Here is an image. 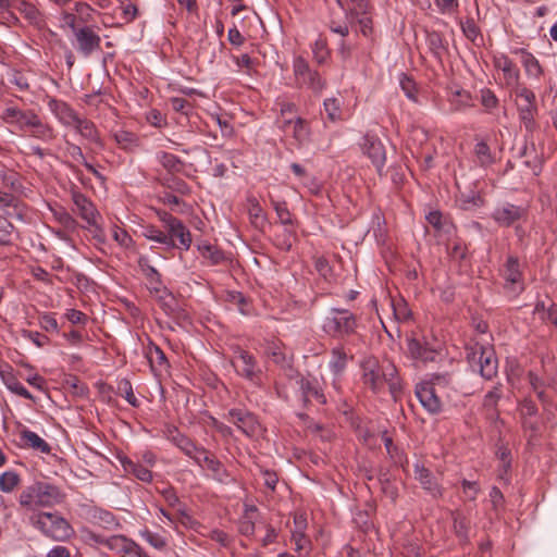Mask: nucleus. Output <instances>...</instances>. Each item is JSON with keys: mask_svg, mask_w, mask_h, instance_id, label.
I'll use <instances>...</instances> for the list:
<instances>
[{"mask_svg": "<svg viewBox=\"0 0 557 557\" xmlns=\"http://www.w3.org/2000/svg\"><path fill=\"white\" fill-rule=\"evenodd\" d=\"M185 456L193 459L195 463L201 466V455L206 453V448L203 446L197 445L191 438L187 435L182 440L177 447Z\"/></svg>", "mask_w": 557, "mask_h": 557, "instance_id": "58836bf2", "label": "nucleus"}, {"mask_svg": "<svg viewBox=\"0 0 557 557\" xmlns=\"http://www.w3.org/2000/svg\"><path fill=\"white\" fill-rule=\"evenodd\" d=\"M112 137L116 145L123 150L131 151L138 146V137L133 132L117 129L112 133Z\"/></svg>", "mask_w": 557, "mask_h": 557, "instance_id": "c03bdc74", "label": "nucleus"}, {"mask_svg": "<svg viewBox=\"0 0 557 557\" xmlns=\"http://www.w3.org/2000/svg\"><path fill=\"white\" fill-rule=\"evenodd\" d=\"M503 276L506 283L516 286L522 283V272L520 270L519 259L516 256H508L503 270Z\"/></svg>", "mask_w": 557, "mask_h": 557, "instance_id": "f704fd0d", "label": "nucleus"}, {"mask_svg": "<svg viewBox=\"0 0 557 557\" xmlns=\"http://www.w3.org/2000/svg\"><path fill=\"white\" fill-rule=\"evenodd\" d=\"M37 114L33 110H21L16 106H8L0 114V119L17 131H27Z\"/></svg>", "mask_w": 557, "mask_h": 557, "instance_id": "9b49d317", "label": "nucleus"}, {"mask_svg": "<svg viewBox=\"0 0 557 557\" xmlns=\"http://www.w3.org/2000/svg\"><path fill=\"white\" fill-rule=\"evenodd\" d=\"M342 106L343 101L337 97H330L324 99L323 108L326 114V117L331 122H338L342 120Z\"/></svg>", "mask_w": 557, "mask_h": 557, "instance_id": "8fccbe9b", "label": "nucleus"}, {"mask_svg": "<svg viewBox=\"0 0 557 557\" xmlns=\"http://www.w3.org/2000/svg\"><path fill=\"white\" fill-rule=\"evenodd\" d=\"M20 475L15 471H5L0 475V490L4 493H11L20 484Z\"/></svg>", "mask_w": 557, "mask_h": 557, "instance_id": "13d9d810", "label": "nucleus"}, {"mask_svg": "<svg viewBox=\"0 0 557 557\" xmlns=\"http://www.w3.org/2000/svg\"><path fill=\"white\" fill-rule=\"evenodd\" d=\"M416 396L429 413L437 414L442 411V401L430 383L424 381L418 383L416 385Z\"/></svg>", "mask_w": 557, "mask_h": 557, "instance_id": "f3484780", "label": "nucleus"}, {"mask_svg": "<svg viewBox=\"0 0 557 557\" xmlns=\"http://www.w3.org/2000/svg\"><path fill=\"white\" fill-rule=\"evenodd\" d=\"M289 126H293V138L297 141L299 146H302L309 141L310 128L305 119L300 116H292L289 119L282 121V129L285 131Z\"/></svg>", "mask_w": 557, "mask_h": 557, "instance_id": "a878e982", "label": "nucleus"}, {"mask_svg": "<svg viewBox=\"0 0 557 557\" xmlns=\"http://www.w3.org/2000/svg\"><path fill=\"white\" fill-rule=\"evenodd\" d=\"M414 479L420 483L421 487L433 498L443 496V487L438 484L433 473L422 463L413 465Z\"/></svg>", "mask_w": 557, "mask_h": 557, "instance_id": "a211bd4d", "label": "nucleus"}, {"mask_svg": "<svg viewBox=\"0 0 557 557\" xmlns=\"http://www.w3.org/2000/svg\"><path fill=\"white\" fill-rule=\"evenodd\" d=\"M528 210L521 206L505 203L494 209L492 219L503 227L512 226L517 221L525 219Z\"/></svg>", "mask_w": 557, "mask_h": 557, "instance_id": "ddd939ff", "label": "nucleus"}, {"mask_svg": "<svg viewBox=\"0 0 557 557\" xmlns=\"http://www.w3.org/2000/svg\"><path fill=\"white\" fill-rule=\"evenodd\" d=\"M30 524L53 541H66L74 534L70 522L58 511H37L29 517Z\"/></svg>", "mask_w": 557, "mask_h": 557, "instance_id": "39448f33", "label": "nucleus"}, {"mask_svg": "<svg viewBox=\"0 0 557 557\" xmlns=\"http://www.w3.org/2000/svg\"><path fill=\"white\" fill-rule=\"evenodd\" d=\"M312 58L318 65H323L331 57L326 39L319 37L311 45Z\"/></svg>", "mask_w": 557, "mask_h": 557, "instance_id": "de8ad7c7", "label": "nucleus"}, {"mask_svg": "<svg viewBox=\"0 0 557 557\" xmlns=\"http://www.w3.org/2000/svg\"><path fill=\"white\" fill-rule=\"evenodd\" d=\"M362 382L373 393L383 391V377L381 375L382 367L375 359H368L362 362Z\"/></svg>", "mask_w": 557, "mask_h": 557, "instance_id": "6ab92c4d", "label": "nucleus"}, {"mask_svg": "<svg viewBox=\"0 0 557 557\" xmlns=\"http://www.w3.org/2000/svg\"><path fill=\"white\" fill-rule=\"evenodd\" d=\"M227 419L247 436H253L259 428L256 416L246 409H230L227 412Z\"/></svg>", "mask_w": 557, "mask_h": 557, "instance_id": "dca6fc26", "label": "nucleus"}, {"mask_svg": "<svg viewBox=\"0 0 557 557\" xmlns=\"http://www.w3.org/2000/svg\"><path fill=\"white\" fill-rule=\"evenodd\" d=\"M425 40L430 52L437 60H442L443 55L448 50L447 41L444 39L443 35L435 30L426 32Z\"/></svg>", "mask_w": 557, "mask_h": 557, "instance_id": "c9c22d12", "label": "nucleus"}, {"mask_svg": "<svg viewBox=\"0 0 557 557\" xmlns=\"http://www.w3.org/2000/svg\"><path fill=\"white\" fill-rule=\"evenodd\" d=\"M493 64L497 70L502 71L507 87H513L518 85L520 82V71L507 54H494Z\"/></svg>", "mask_w": 557, "mask_h": 557, "instance_id": "aec40b11", "label": "nucleus"}, {"mask_svg": "<svg viewBox=\"0 0 557 557\" xmlns=\"http://www.w3.org/2000/svg\"><path fill=\"white\" fill-rule=\"evenodd\" d=\"M5 385L12 393L29 400H34V396L27 391V388L18 382L15 377H9L5 380Z\"/></svg>", "mask_w": 557, "mask_h": 557, "instance_id": "774afa93", "label": "nucleus"}, {"mask_svg": "<svg viewBox=\"0 0 557 557\" xmlns=\"http://www.w3.org/2000/svg\"><path fill=\"white\" fill-rule=\"evenodd\" d=\"M454 371L453 370H445L443 372H436L431 374L430 379L428 381H424L425 383H430L433 388L436 387L441 389L451 388L454 387Z\"/></svg>", "mask_w": 557, "mask_h": 557, "instance_id": "49530a36", "label": "nucleus"}, {"mask_svg": "<svg viewBox=\"0 0 557 557\" xmlns=\"http://www.w3.org/2000/svg\"><path fill=\"white\" fill-rule=\"evenodd\" d=\"M106 546L117 554L128 555L137 548V543L125 535H112L106 541Z\"/></svg>", "mask_w": 557, "mask_h": 557, "instance_id": "473e14b6", "label": "nucleus"}, {"mask_svg": "<svg viewBox=\"0 0 557 557\" xmlns=\"http://www.w3.org/2000/svg\"><path fill=\"white\" fill-rule=\"evenodd\" d=\"M348 356L343 347L337 346L331 350V360L329 363L331 372L334 376H339L347 366Z\"/></svg>", "mask_w": 557, "mask_h": 557, "instance_id": "ea45409f", "label": "nucleus"}, {"mask_svg": "<svg viewBox=\"0 0 557 557\" xmlns=\"http://www.w3.org/2000/svg\"><path fill=\"white\" fill-rule=\"evenodd\" d=\"M140 536L153 548L163 550L166 545V539L159 533L152 532L148 529L140 531Z\"/></svg>", "mask_w": 557, "mask_h": 557, "instance_id": "052dcab7", "label": "nucleus"}, {"mask_svg": "<svg viewBox=\"0 0 557 557\" xmlns=\"http://www.w3.org/2000/svg\"><path fill=\"white\" fill-rule=\"evenodd\" d=\"M152 210L162 222L164 231L153 224H147L141 227V235L148 240L160 244L165 250H172L174 248L185 251L188 250L191 246L193 238L190 231L183 221L165 210L157 208Z\"/></svg>", "mask_w": 557, "mask_h": 557, "instance_id": "7ed1b4c3", "label": "nucleus"}, {"mask_svg": "<svg viewBox=\"0 0 557 557\" xmlns=\"http://www.w3.org/2000/svg\"><path fill=\"white\" fill-rule=\"evenodd\" d=\"M73 47L84 58H89L94 52L101 50V38L92 26L84 25L74 29Z\"/></svg>", "mask_w": 557, "mask_h": 557, "instance_id": "9d476101", "label": "nucleus"}, {"mask_svg": "<svg viewBox=\"0 0 557 557\" xmlns=\"http://www.w3.org/2000/svg\"><path fill=\"white\" fill-rule=\"evenodd\" d=\"M293 74L298 88L308 89L314 95H321L326 88V79L301 55H295L293 59Z\"/></svg>", "mask_w": 557, "mask_h": 557, "instance_id": "423d86ee", "label": "nucleus"}, {"mask_svg": "<svg viewBox=\"0 0 557 557\" xmlns=\"http://www.w3.org/2000/svg\"><path fill=\"white\" fill-rule=\"evenodd\" d=\"M72 201L75 206V212L87 223L88 230L101 232L100 221L102 216L95 203L78 190L72 191Z\"/></svg>", "mask_w": 557, "mask_h": 557, "instance_id": "1a4fd4ad", "label": "nucleus"}, {"mask_svg": "<svg viewBox=\"0 0 557 557\" xmlns=\"http://www.w3.org/2000/svg\"><path fill=\"white\" fill-rule=\"evenodd\" d=\"M483 198L475 193L470 190L469 193H460L457 197V203L462 210H472L483 206Z\"/></svg>", "mask_w": 557, "mask_h": 557, "instance_id": "09e8293b", "label": "nucleus"}, {"mask_svg": "<svg viewBox=\"0 0 557 557\" xmlns=\"http://www.w3.org/2000/svg\"><path fill=\"white\" fill-rule=\"evenodd\" d=\"M49 209L54 220L59 222L62 226L69 230H74L76 227V220L67 212L65 208L55 205L50 206Z\"/></svg>", "mask_w": 557, "mask_h": 557, "instance_id": "864d4df0", "label": "nucleus"}, {"mask_svg": "<svg viewBox=\"0 0 557 557\" xmlns=\"http://www.w3.org/2000/svg\"><path fill=\"white\" fill-rule=\"evenodd\" d=\"M400 88L406 95V97L414 102L418 101L417 97V87L416 83L412 78L407 76L406 74H401L399 78Z\"/></svg>", "mask_w": 557, "mask_h": 557, "instance_id": "69168bd1", "label": "nucleus"}, {"mask_svg": "<svg viewBox=\"0 0 557 557\" xmlns=\"http://www.w3.org/2000/svg\"><path fill=\"white\" fill-rule=\"evenodd\" d=\"M119 461L125 473L134 475L136 479L144 483H151L153 474L146 466L134 460L127 456H119Z\"/></svg>", "mask_w": 557, "mask_h": 557, "instance_id": "393cba45", "label": "nucleus"}, {"mask_svg": "<svg viewBox=\"0 0 557 557\" xmlns=\"http://www.w3.org/2000/svg\"><path fill=\"white\" fill-rule=\"evenodd\" d=\"M116 394L123 398L133 407H138L139 403L136 398L132 383L127 379H121L117 382Z\"/></svg>", "mask_w": 557, "mask_h": 557, "instance_id": "6e6d98bb", "label": "nucleus"}, {"mask_svg": "<svg viewBox=\"0 0 557 557\" xmlns=\"http://www.w3.org/2000/svg\"><path fill=\"white\" fill-rule=\"evenodd\" d=\"M207 467L208 470L211 471V478L222 484H230L233 482V478L231 476L227 469L224 465L218 460L214 455L210 454L207 449L203 455H201V466Z\"/></svg>", "mask_w": 557, "mask_h": 557, "instance_id": "5701e85b", "label": "nucleus"}, {"mask_svg": "<svg viewBox=\"0 0 557 557\" xmlns=\"http://www.w3.org/2000/svg\"><path fill=\"white\" fill-rule=\"evenodd\" d=\"M13 8L17 10L32 25L38 29H47L51 36L55 33L47 28L44 14L32 3L24 0H14Z\"/></svg>", "mask_w": 557, "mask_h": 557, "instance_id": "4be33fe9", "label": "nucleus"}, {"mask_svg": "<svg viewBox=\"0 0 557 557\" xmlns=\"http://www.w3.org/2000/svg\"><path fill=\"white\" fill-rule=\"evenodd\" d=\"M513 54L520 55V61L529 77L539 79L544 71L539 60L524 48H516L511 51Z\"/></svg>", "mask_w": 557, "mask_h": 557, "instance_id": "cd10ccee", "label": "nucleus"}, {"mask_svg": "<svg viewBox=\"0 0 557 557\" xmlns=\"http://www.w3.org/2000/svg\"><path fill=\"white\" fill-rule=\"evenodd\" d=\"M72 127L87 140L96 145H101L99 132L92 121L78 116V119Z\"/></svg>", "mask_w": 557, "mask_h": 557, "instance_id": "2f4dec72", "label": "nucleus"}, {"mask_svg": "<svg viewBox=\"0 0 557 557\" xmlns=\"http://www.w3.org/2000/svg\"><path fill=\"white\" fill-rule=\"evenodd\" d=\"M503 397V384L498 383L488 391L483 398V407L486 410H496L498 401Z\"/></svg>", "mask_w": 557, "mask_h": 557, "instance_id": "4d7b16f0", "label": "nucleus"}, {"mask_svg": "<svg viewBox=\"0 0 557 557\" xmlns=\"http://www.w3.org/2000/svg\"><path fill=\"white\" fill-rule=\"evenodd\" d=\"M91 520L94 524L106 530H115L120 527V522L115 516L112 512L101 508L94 509L91 513Z\"/></svg>", "mask_w": 557, "mask_h": 557, "instance_id": "e433bc0d", "label": "nucleus"}, {"mask_svg": "<svg viewBox=\"0 0 557 557\" xmlns=\"http://www.w3.org/2000/svg\"><path fill=\"white\" fill-rule=\"evenodd\" d=\"M231 58L237 67V72H244L247 75H250L259 64V60L250 57L248 53L233 54Z\"/></svg>", "mask_w": 557, "mask_h": 557, "instance_id": "3c124183", "label": "nucleus"}, {"mask_svg": "<svg viewBox=\"0 0 557 557\" xmlns=\"http://www.w3.org/2000/svg\"><path fill=\"white\" fill-rule=\"evenodd\" d=\"M247 213L253 226L262 227L264 225L265 214L258 199L253 196L247 198Z\"/></svg>", "mask_w": 557, "mask_h": 557, "instance_id": "79ce46f5", "label": "nucleus"}, {"mask_svg": "<svg viewBox=\"0 0 557 557\" xmlns=\"http://www.w3.org/2000/svg\"><path fill=\"white\" fill-rule=\"evenodd\" d=\"M152 210L162 222L164 231L153 224H147L141 227V235L148 240L160 244L165 250H172L174 248L185 251L188 250L191 246L193 238L190 231L183 221L165 210L157 208Z\"/></svg>", "mask_w": 557, "mask_h": 557, "instance_id": "f03ea898", "label": "nucleus"}, {"mask_svg": "<svg viewBox=\"0 0 557 557\" xmlns=\"http://www.w3.org/2000/svg\"><path fill=\"white\" fill-rule=\"evenodd\" d=\"M147 358L150 362L152 370H163L170 367L164 351L156 344H150L147 348Z\"/></svg>", "mask_w": 557, "mask_h": 557, "instance_id": "a19ab883", "label": "nucleus"}, {"mask_svg": "<svg viewBox=\"0 0 557 557\" xmlns=\"http://www.w3.org/2000/svg\"><path fill=\"white\" fill-rule=\"evenodd\" d=\"M159 304L162 310L169 317L178 319L183 315V311L181 310L177 300L166 288L161 287V292L158 293Z\"/></svg>", "mask_w": 557, "mask_h": 557, "instance_id": "72a5a7b5", "label": "nucleus"}, {"mask_svg": "<svg viewBox=\"0 0 557 557\" xmlns=\"http://www.w3.org/2000/svg\"><path fill=\"white\" fill-rule=\"evenodd\" d=\"M0 177L2 184L4 186L10 187L12 190H20L22 188V184L20 181V176L16 172L10 170H3L0 172Z\"/></svg>", "mask_w": 557, "mask_h": 557, "instance_id": "338daca9", "label": "nucleus"}, {"mask_svg": "<svg viewBox=\"0 0 557 557\" xmlns=\"http://www.w3.org/2000/svg\"><path fill=\"white\" fill-rule=\"evenodd\" d=\"M407 350L412 359L424 364L429 362H436L442 356L441 351L436 347L430 346L426 341L413 337L407 339Z\"/></svg>", "mask_w": 557, "mask_h": 557, "instance_id": "f8f14e48", "label": "nucleus"}, {"mask_svg": "<svg viewBox=\"0 0 557 557\" xmlns=\"http://www.w3.org/2000/svg\"><path fill=\"white\" fill-rule=\"evenodd\" d=\"M66 494L57 485L35 481L25 486L18 496V504L26 510H36L39 507H53L65 500Z\"/></svg>", "mask_w": 557, "mask_h": 557, "instance_id": "20e7f679", "label": "nucleus"}, {"mask_svg": "<svg viewBox=\"0 0 557 557\" xmlns=\"http://www.w3.org/2000/svg\"><path fill=\"white\" fill-rule=\"evenodd\" d=\"M474 153L480 166L487 168L495 161L491 149L485 141H479L475 144Z\"/></svg>", "mask_w": 557, "mask_h": 557, "instance_id": "5fc2aeb1", "label": "nucleus"}, {"mask_svg": "<svg viewBox=\"0 0 557 557\" xmlns=\"http://www.w3.org/2000/svg\"><path fill=\"white\" fill-rule=\"evenodd\" d=\"M20 444L22 447L32 448L44 454L51 451L50 445L37 433L28 429H23L20 432Z\"/></svg>", "mask_w": 557, "mask_h": 557, "instance_id": "7c9ffc66", "label": "nucleus"}, {"mask_svg": "<svg viewBox=\"0 0 557 557\" xmlns=\"http://www.w3.org/2000/svg\"><path fill=\"white\" fill-rule=\"evenodd\" d=\"M343 9L346 12L345 21L337 22V21L332 20L329 24V28L332 33L338 34L342 37H346L349 34L348 23H349L350 18H352L354 15L361 14L362 12L357 13L355 10H352L354 5L351 8H349L348 10H346L345 7Z\"/></svg>", "mask_w": 557, "mask_h": 557, "instance_id": "603ef678", "label": "nucleus"}, {"mask_svg": "<svg viewBox=\"0 0 557 557\" xmlns=\"http://www.w3.org/2000/svg\"><path fill=\"white\" fill-rule=\"evenodd\" d=\"M138 268L145 275L150 284V290L152 293L161 292L162 281L159 271L151 264L150 259L147 256H140L138 258Z\"/></svg>", "mask_w": 557, "mask_h": 557, "instance_id": "c85d7f7f", "label": "nucleus"}, {"mask_svg": "<svg viewBox=\"0 0 557 557\" xmlns=\"http://www.w3.org/2000/svg\"><path fill=\"white\" fill-rule=\"evenodd\" d=\"M470 101H471L470 94L462 89L456 90L449 99L450 107H451L453 111H460L467 107H470L471 106Z\"/></svg>", "mask_w": 557, "mask_h": 557, "instance_id": "bf43d9fd", "label": "nucleus"}, {"mask_svg": "<svg viewBox=\"0 0 557 557\" xmlns=\"http://www.w3.org/2000/svg\"><path fill=\"white\" fill-rule=\"evenodd\" d=\"M48 108L57 120L65 127H72L79 114L65 101L49 98Z\"/></svg>", "mask_w": 557, "mask_h": 557, "instance_id": "412c9836", "label": "nucleus"}, {"mask_svg": "<svg viewBox=\"0 0 557 557\" xmlns=\"http://www.w3.org/2000/svg\"><path fill=\"white\" fill-rule=\"evenodd\" d=\"M27 131H30L32 136L40 140L49 141L54 138L53 128L50 125L44 123L38 114L35 116L30 127Z\"/></svg>", "mask_w": 557, "mask_h": 557, "instance_id": "a18cd8bd", "label": "nucleus"}, {"mask_svg": "<svg viewBox=\"0 0 557 557\" xmlns=\"http://www.w3.org/2000/svg\"><path fill=\"white\" fill-rule=\"evenodd\" d=\"M39 326L46 332L58 333L59 324L57 319L54 318V313L44 312L38 317Z\"/></svg>", "mask_w": 557, "mask_h": 557, "instance_id": "0e129e2a", "label": "nucleus"}, {"mask_svg": "<svg viewBox=\"0 0 557 557\" xmlns=\"http://www.w3.org/2000/svg\"><path fill=\"white\" fill-rule=\"evenodd\" d=\"M519 117L524 126L530 129L534 125V116L537 112L536 104H520L519 106Z\"/></svg>", "mask_w": 557, "mask_h": 557, "instance_id": "680f3d73", "label": "nucleus"}, {"mask_svg": "<svg viewBox=\"0 0 557 557\" xmlns=\"http://www.w3.org/2000/svg\"><path fill=\"white\" fill-rule=\"evenodd\" d=\"M296 383L301 393L302 401L305 404L311 400H314L320 405L326 404V397L317 377H313L311 375H299Z\"/></svg>", "mask_w": 557, "mask_h": 557, "instance_id": "4468645a", "label": "nucleus"}, {"mask_svg": "<svg viewBox=\"0 0 557 557\" xmlns=\"http://www.w3.org/2000/svg\"><path fill=\"white\" fill-rule=\"evenodd\" d=\"M362 150L381 175L386 161V151L382 141L376 136L366 135L363 137Z\"/></svg>", "mask_w": 557, "mask_h": 557, "instance_id": "2eb2a0df", "label": "nucleus"}, {"mask_svg": "<svg viewBox=\"0 0 557 557\" xmlns=\"http://www.w3.org/2000/svg\"><path fill=\"white\" fill-rule=\"evenodd\" d=\"M197 249L201 257L207 259L211 265L220 264L225 260L223 251L210 243H200L198 244Z\"/></svg>", "mask_w": 557, "mask_h": 557, "instance_id": "37998d69", "label": "nucleus"}, {"mask_svg": "<svg viewBox=\"0 0 557 557\" xmlns=\"http://www.w3.org/2000/svg\"><path fill=\"white\" fill-rule=\"evenodd\" d=\"M231 301L237 307L238 311L244 315L251 314V305L248 299L239 292L230 294Z\"/></svg>", "mask_w": 557, "mask_h": 557, "instance_id": "e2e57ef3", "label": "nucleus"}, {"mask_svg": "<svg viewBox=\"0 0 557 557\" xmlns=\"http://www.w3.org/2000/svg\"><path fill=\"white\" fill-rule=\"evenodd\" d=\"M381 375L383 377V385L387 384L389 393L394 398L398 397L403 393V383L398 375L396 366L392 362L381 364Z\"/></svg>", "mask_w": 557, "mask_h": 557, "instance_id": "bb28decb", "label": "nucleus"}, {"mask_svg": "<svg viewBox=\"0 0 557 557\" xmlns=\"http://www.w3.org/2000/svg\"><path fill=\"white\" fill-rule=\"evenodd\" d=\"M65 152L74 161L83 164L88 172H90L101 183L106 182V176L101 174L91 163L85 158L82 148L69 140H65Z\"/></svg>", "mask_w": 557, "mask_h": 557, "instance_id": "c756f323", "label": "nucleus"}, {"mask_svg": "<svg viewBox=\"0 0 557 557\" xmlns=\"http://www.w3.org/2000/svg\"><path fill=\"white\" fill-rule=\"evenodd\" d=\"M157 161L169 173L182 172L185 163L177 156L160 150L156 153Z\"/></svg>", "mask_w": 557, "mask_h": 557, "instance_id": "4c0bfd02", "label": "nucleus"}, {"mask_svg": "<svg viewBox=\"0 0 557 557\" xmlns=\"http://www.w3.org/2000/svg\"><path fill=\"white\" fill-rule=\"evenodd\" d=\"M232 364L239 376L253 385L261 384L262 369L252 354L237 347L234 351Z\"/></svg>", "mask_w": 557, "mask_h": 557, "instance_id": "6e6552de", "label": "nucleus"}, {"mask_svg": "<svg viewBox=\"0 0 557 557\" xmlns=\"http://www.w3.org/2000/svg\"><path fill=\"white\" fill-rule=\"evenodd\" d=\"M356 315L347 309L331 308L323 321V331L333 338H344L356 332Z\"/></svg>", "mask_w": 557, "mask_h": 557, "instance_id": "0eeeda50", "label": "nucleus"}, {"mask_svg": "<svg viewBox=\"0 0 557 557\" xmlns=\"http://www.w3.org/2000/svg\"><path fill=\"white\" fill-rule=\"evenodd\" d=\"M480 375L485 380H492L498 370V361L495 351L484 346L479 347Z\"/></svg>", "mask_w": 557, "mask_h": 557, "instance_id": "b1692460", "label": "nucleus"}, {"mask_svg": "<svg viewBox=\"0 0 557 557\" xmlns=\"http://www.w3.org/2000/svg\"><path fill=\"white\" fill-rule=\"evenodd\" d=\"M152 210L162 222L164 231L153 224H147L141 227V235L148 240L160 244L165 250H172L174 248L185 251L188 250L191 246L193 238L190 231L183 221L165 210L157 208Z\"/></svg>", "mask_w": 557, "mask_h": 557, "instance_id": "f257e3e1", "label": "nucleus"}]
</instances>
